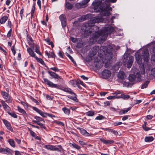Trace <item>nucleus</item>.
Returning <instances> with one entry per match:
<instances>
[{"instance_id": "f257e3e1", "label": "nucleus", "mask_w": 155, "mask_h": 155, "mask_svg": "<svg viewBox=\"0 0 155 155\" xmlns=\"http://www.w3.org/2000/svg\"><path fill=\"white\" fill-rule=\"evenodd\" d=\"M101 20V18L96 17L82 26L81 28L84 31V35L87 37L93 35L91 38L94 40L97 41V39L99 38L102 41H104L107 35L110 34L114 31V28L111 25H109L99 31V27L94 24L99 22Z\"/></svg>"}, {"instance_id": "f03ea898", "label": "nucleus", "mask_w": 155, "mask_h": 155, "mask_svg": "<svg viewBox=\"0 0 155 155\" xmlns=\"http://www.w3.org/2000/svg\"><path fill=\"white\" fill-rule=\"evenodd\" d=\"M117 0H105L104 3H102V0H95L93 2L94 11L100 12L102 16H109L110 15V11L112 10L110 2L114 3Z\"/></svg>"}, {"instance_id": "7ed1b4c3", "label": "nucleus", "mask_w": 155, "mask_h": 155, "mask_svg": "<svg viewBox=\"0 0 155 155\" xmlns=\"http://www.w3.org/2000/svg\"><path fill=\"white\" fill-rule=\"evenodd\" d=\"M43 80L45 84H47L49 87L52 88H56L60 89L64 92L70 94L71 95H68L67 97L68 98L73 100L75 102H78V99L76 97V94L70 88L66 87L60 88V85L53 83L52 82L47 78H43Z\"/></svg>"}, {"instance_id": "20e7f679", "label": "nucleus", "mask_w": 155, "mask_h": 155, "mask_svg": "<svg viewBox=\"0 0 155 155\" xmlns=\"http://www.w3.org/2000/svg\"><path fill=\"white\" fill-rule=\"evenodd\" d=\"M142 54V55H141L138 52H137L135 53V56L136 61L137 64H141L142 59H143L144 61H147L149 58V54L148 49H145L143 50Z\"/></svg>"}, {"instance_id": "39448f33", "label": "nucleus", "mask_w": 155, "mask_h": 155, "mask_svg": "<svg viewBox=\"0 0 155 155\" xmlns=\"http://www.w3.org/2000/svg\"><path fill=\"white\" fill-rule=\"evenodd\" d=\"M129 80L131 82L134 81H140L141 79V74L140 71L137 69H135L134 71V74H130L129 76Z\"/></svg>"}, {"instance_id": "423d86ee", "label": "nucleus", "mask_w": 155, "mask_h": 155, "mask_svg": "<svg viewBox=\"0 0 155 155\" xmlns=\"http://www.w3.org/2000/svg\"><path fill=\"white\" fill-rule=\"evenodd\" d=\"M134 57L133 56H130L129 54H126L124 57L123 60L125 64H127V67L130 68L131 67L134 61Z\"/></svg>"}, {"instance_id": "0eeeda50", "label": "nucleus", "mask_w": 155, "mask_h": 155, "mask_svg": "<svg viewBox=\"0 0 155 155\" xmlns=\"http://www.w3.org/2000/svg\"><path fill=\"white\" fill-rule=\"evenodd\" d=\"M99 50V47L97 46H95L92 48L89 54V56L91 60L92 58L97 54Z\"/></svg>"}, {"instance_id": "6e6552de", "label": "nucleus", "mask_w": 155, "mask_h": 155, "mask_svg": "<svg viewBox=\"0 0 155 155\" xmlns=\"http://www.w3.org/2000/svg\"><path fill=\"white\" fill-rule=\"evenodd\" d=\"M1 95L3 98L5 100L7 103H12V99L7 92L5 91H2Z\"/></svg>"}, {"instance_id": "1a4fd4ad", "label": "nucleus", "mask_w": 155, "mask_h": 155, "mask_svg": "<svg viewBox=\"0 0 155 155\" xmlns=\"http://www.w3.org/2000/svg\"><path fill=\"white\" fill-rule=\"evenodd\" d=\"M102 75L104 78L106 79L110 76L111 73L109 70L105 69L103 71Z\"/></svg>"}, {"instance_id": "9d476101", "label": "nucleus", "mask_w": 155, "mask_h": 155, "mask_svg": "<svg viewBox=\"0 0 155 155\" xmlns=\"http://www.w3.org/2000/svg\"><path fill=\"white\" fill-rule=\"evenodd\" d=\"M61 21L62 26L63 27H65L66 25V19L64 15L62 14L59 17Z\"/></svg>"}, {"instance_id": "9b49d317", "label": "nucleus", "mask_w": 155, "mask_h": 155, "mask_svg": "<svg viewBox=\"0 0 155 155\" xmlns=\"http://www.w3.org/2000/svg\"><path fill=\"white\" fill-rule=\"evenodd\" d=\"M48 73L53 78L55 79H60L61 81H63V79L55 73L51 71H48Z\"/></svg>"}, {"instance_id": "f8f14e48", "label": "nucleus", "mask_w": 155, "mask_h": 155, "mask_svg": "<svg viewBox=\"0 0 155 155\" xmlns=\"http://www.w3.org/2000/svg\"><path fill=\"white\" fill-rule=\"evenodd\" d=\"M2 120L7 128L8 130L11 131L12 132L13 131V129L11 127L10 123L5 119H2Z\"/></svg>"}, {"instance_id": "ddd939ff", "label": "nucleus", "mask_w": 155, "mask_h": 155, "mask_svg": "<svg viewBox=\"0 0 155 155\" xmlns=\"http://www.w3.org/2000/svg\"><path fill=\"white\" fill-rule=\"evenodd\" d=\"M117 77L119 79L124 80L127 77L123 71H120L118 74Z\"/></svg>"}, {"instance_id": "4468645a", "label": "nucleus", "mask_w": 155, "mask_h": 155, "mask_svg": "<svg viewBox=\"0 0 155 155\" xmlns=\"http://www.w3.org/2000/svg\"><path fill=\"white\" fill-rule=\"evenodd\" d=\"M26 46L27 48V51L29 55L35 58L36 56L35 53L31 49V48L28 47L27 45H26Z\"/></svg>"}, {"instance_id": "2eb2a0df", "label": "nucleus", "mask_w": 155, "mask_h": 155, "mask_svg": "<svg viewBox=\"0 0 155 155\" xmlns=\"http://www.w3.org/2000/svg\"><path fill=\"white\" fill-rule=\"evenodd\" d=\"M0 102L1 103L4 109L6 111H7L8 112H9L10 108V107L5 103V101L3 100H1Z\"/></svg>"}, {"instance_id": "dca6fc26", "label": "nucleus", "mask_w": 155, "mask_h": 155, "mask_svg": "<svg viewBox=\"0 0 155 155\" xmlns=\"http://www.w3.org/2000/svg\"><path fill=\"white\" fill-rule=\"evenodd\" d=\"M100 140L103 143L106 145L111 144L114 142V141L113 140H105L102 138H100Z\"/></svg>"}, {"instance_id": "f3484780", "label": "nucleus", "mask_w": 155, "mask_h": 155, "mask_svg": "<svg viewBox=\"0 0 155 155\" xmlns=\"http://www.w3.org/2000/svg\"><path fill=\"white\" fill-rule=\"evenodd\" d=\"M79 129L80 130L81 134L84 135V136L89 137L90 136V134L88 133L85 129L80 128H79Z\"/></svg>"}, {"instance_id": "a211bd4d", "label": "nucleus", "mask_w": 155, "mask_h": 155, "mask_svg": "<svg viewBox=\"0 0 155 155\" xmlns=\"http://www.w3.org/2000/svg\"><path fill=\"white\" fill-rule=\"evenodd\" d=\"M63 150L61 146L59 145L58 146H54L53 150L56 151L58 152H61Z\"/></svg>"}, {"instance_id": "6ab92c4d", "label": "nucleus", "mask_w": 155, "mask_h": 155, "mask_svg": "<svg viewBox=\"0 0 155 155\" xmlns=\"http://www.w3.org/2000/svg\"><path fill=\"white\" fill-rule=\"evenodd\" d=\"M34 47L35 48L34 49H35V52L40 55L41 56L42 54L40 51V48L39 45H35Z\"/></svg>"}, {"instance_id": "aec40b11", "label": "nucleus", "mask_w": 155, "mask_h": 155, "mask_svg": "<svg viewBox=\"0 0 155 155\" xmlns=\"http://www.w3.org/2000/svg\"><path fill=\"white\" fill-rule=\"evenodd\" d=\"M45 53L46 55L48 57V58H55L56 57V55L54 54L53 52H51V53L50 54L48 53L47 51H45Z\"/></svg>"}, {"instance_id": "412c9836", "label": "nucleus", "mask_w": 155, "mask_h": 155, "mask_svg": "<svg viewBox=\"0 0 155 155\" xmlns=\"http://www.w3.org/2000/svg\"><path fill=\"white\" fill-rule=\"evenodd\" d=\"M112 57L110 56L109 58L108 61H107L105 63L104 66L105 68H107L110 65L112 61L111 60H112Z\"/></svg>"}, {"instance_id": "4be33fe9", "label": "nucleus", "mask_w": 155, "mask_h": 155, "mask_svg": "<svg viewBox=\"0 0 155 155\" xmlns=\"http://www.w3.org/2000/svg\"><path fill=\"white\" fill-rule=\"evenodd\" d=\"M8 17L7 16H4L2 17L0 19V23L3 24L5 23L8 20Z\"/></svg>"}, {"instance_id": "5701e85b", "label": "nucleus", "mask_w": 155, "mask_h": 155, "mask_svg": "<svg viewBox=\"0 0 155 155\" xmlns=\"http://www.w3.org/2000/svg\"><path fill=\"white\" fill-rule=\"evenodd\" d=\"M17 108L19 112L22 114L26 116L27 114L25 111L22 108H21L19 106L17 107Z\"/></svg>"}, {"instance_id": "b1692460", "label": "nucleus", "mask_w": 155, "mask_h": 155, "mask_svg": "<svg viewBox=\"0 0 155 155\" xmlns=\"http://www.w3.org/2000/svg\"><path fill=\"white\" fill-rule=\"evenodd\" d=\"M154 140V138L152 136L146 137L145 138L144 140L146 142H150Z\"/></svg>"}, {"instance_id": "393cba45", "label": "nucleus", "mask_w": 155, "mask_h": 155, "mask_svg": "<svg viewBox=\"0 0 155 155\" xmlns=\"http://www.w3.org/2000/svg\"><path fill=\"white\" fill-rule=\"evenodd\" d=\"M65 7L68 10H71L73 8V5L69 2H66L65 5Z\"/></svg>"}, {"instance_id": "a878e982", "label": "nucleus", "mask_w": 155, "mask_h": 155, "mask_svg": "<svg viewBox=\"0 0 155 155\" xmlns=\"http://www.w3.org/2000/svg\"><path fill=\"white\" fill-rule=\"evenodd\" d=\"M70 147H71L72 146V147L77 149V150H79L81 148V147L80 146L78 145L77 144H76L75 143H70Z\"/></svg>"}, {"instance_id": "bb28decb", "label": "nucleus", "mask_w": 155, "mask_h": 155, "mask_svg": "<svg viewBox=\"0 0 155 155\" xmlns=\"http://www.w3.org/2000/svg\"><path fill=\"white\" fill-rule=\"evenodd\" d=\"M103 66V63L101 61H100L96 63L95 65V67L97 68H101Z\"/></svg>"}, {"instance_id": "cd10ccee", "label": "nucleus", "mask_w": 155, "mask_h": 155, "mask_svg": "<svg viewBox=\"0 0 155 155\" xmlns=\"http://www.w3.org/2000/svg\"><path fill=\"white\" fill-rule=\"evenodd\" d=\"M62 110L64 113L67 115H69L70 113V110L66 107H64L62 108Z\"/></svg>"}, {"instance_id": "c85d7f7f", "label": "nucleus", "mask_w": 155, "mask_h": 155, "mask_svg": "<svg viewBox=\"0 0 155 155\" xmlns=\"http://www.w3.org/2000/svg\"><path fill=\"white\" fill-rule=\"evenodd\" d=\"M133 83H130L129 82H124L123 84V86L124 87H131L133 85Z\"/></svg>"}, {"instance_id": "c756f323", "label": "nucleus", "mask_w": 155, "mask_h": 155, "mask_svg": "<svg viewBox=\"0 0 155 155\" xmlns=\"http://www.w3.org/2000/svg\"><path fill=\"white\" fill-rule=\"evenodd\" d=\"M45 40L47 43L49 45H51L52 48L54 47L53 43L52 42L50 41V39L49 38H47Z\"/></svg>"}, {"instance_id": "7c9ffc66", "label": "nucleus", "mask_w": 155, "mask_h": 155, "mask_svg": "<svg viewBox=\"0 0 155 155\" xmlns=\"http://www.w3.org/2000/svg\"><path fill=\"white\" fill-rule=\"evenodd\" d=\"M8 143L12 147H15V145L14 141L12 139H9L8 141Z\"/></svg>"}, {"instance_id": "2f4dec72", "label": "nucleus", "mask_w": 155, "mask_h": 155, "mask_svg": "<svg viewBox=\"0 0 155 155\" xmlns=\"http://www.w3.org/2000/svg\"><path fill=\"white\" fill-rule=\"evenodd\" d=\"M35 58L38 62L41 63L42 64H44V62L42 59L38 58L36 56Z\"/></svg>"}, {"instance_id": "473e14b6", "label": "nucleus", "mask_w": 155, "mask_h": 155, "mask_svg": "<svg viewBox=\"0 0 155 155\" xmlns=\"http://www.w3.org/2000/svg\"><path fill=\"white\" fill-rule=\"evenodd\" d=\"M86 115L88 116L92 117L95 114L94 112L93 111H89L86 112Z\"/></svg>"}, {"instance_id": "72a5a7b5", "label": "nucleus", "mask_w": 155, "mask_h": 155, "mask_svg": "<svg viewBox=\"0 0 155 155\" xmlns=\"http://www.w3.org/2000/svg\"><path fill=\"white\" fill-rule=\"evenodd\" d=\"M69 83L70 85L74 87H75L77 85V82L74 80H71Z\"/></svg>"}, {"instance_id": "f704fd0d", "label": "nucleus", "mask_w": 155, "mask_h": 155, "mask_svg": "<svg viewBox=\"0 0 155 155\" xmlns=\"http://www.w3.org/2000/svg\"><path fill=\"white\" fill-rule=\"evenodd\" d=\"M149 83V81H147L145 82L142 85L141 88L143 89L147 88L148 86Z\"/></svg>"}, {"instance_id": "c9c22d12", "label": "nucleus", "mask_w": 155, "mask_h": 155, "mask_svg": "<svg viewBox=\"0 0 155 155\" xmlns=\"http://www.w3.org/2000/svg\"><path fill=\"white\" fill-rule=\"evenodd\" d=\"M11 153V150L8 148L7 147L5 149L4 148V153L9 154Z\"/></svg>"}, {"instance_id": "e433bc0d", "label": "nucleus", "mask_w": 155, "mask_h": 155, "mask_svg": "<svg viewBox=\"0 0 155 155\" xmlns=\"http://www.w3.org/2000/svg\"><path fill=\"white\" fill-rule=\"evenodd\" d=\"M121 97L124 99L127 100L130 97V96L128 95H125L124 94H121Z\"/></svg>"}, {"instance_id": "4c0bfd02", "label": "nucleus", "mask_w": 155, "mask_h": 155, "mask_svg": "<svg viewBox=\"0 0 155 155\" xmlns=\"http://www.w3.org/2000/svg\"><path fill=\"white\" fill-rule=\"evenodd\" d=\"M8 114L12 117L14 118H17L18 116L14 112H10L9 111L8 112Z\"/></svg>"}, {"instance_id": "58836bf2", "label": "nucleus", "mask_w": 155, "mask_h": 155, "mask_svg": "<svg viewBox=\"0 0 155 155\" xmlns=\"http://www.w3.org/2000/svg\"><path fill=\"white\" fill-rule=\"evenodd\" d=\"M53 146L52 145H46L45 146V147L48 150H53Z\"/></svg>"}, {"instance_id": "ea45409f", "label": "nucleus", "mask_w": 155, "mask_h": 155, "mask_svg": "<svg viewBox=\"0 0 155 155\" xmlns=\"http://www.w3.org/2000/svg\"><path fill=\"white\" fill-rule=\"evenodd\" d=\"M34 118L37 120V121H38V122H39L40 121H42L43 122H45L44 120L41 117H40L37 116H35L34 117Z\"/></svg>"}, {"instance_id": "a19ab883", "label": "nucleus", "mask_w": 155, "mask_h": 155, "mask_svg": "<svg viewBox=\"0 0 155 155\" xmlns=\"http://www.w3.org/2000/svg\"><path fill=\"white\" fill-rule=\"evenodd\" d=\"M130 109L131 107H128L125 110H121L120 111V112L121 113V114H124L130 110Z\"/></svg>"}, {"instance_id": "79ce46f5", "label": "nucleus", "mask_w": 155, "mask_h": 155, "mask_svg": "<svg viewBox=\"0 0 155 155\" xmlns=\"http://www.w3.org/2000/svg\"><path fill=\"white\" fill-rule=\"evenodd\" d=\"M76 82H77V86H78V88H79L80 89H81V88L80 87V86L78 85V84H81V85H82V86H84L83 81L80 80H78L77 81H76Z\"/></svg>"}, {"instance_id": "37998d69", "label": "nucleus", "mask_w": 155, "mask_h": 155, "mask_svg": "<svg viewBox=\"0 0 155 155\" xmlns=\"http://www.w3.org/2000/svg\"><path fill=\"white\" fill-rule=\"evenodd\" d=\"M29 45L30 46L31 48L33 49H34V42L33 40L28 42Z\"/></svg>"}, {"instance_id": "c03bdc74", "label": "nucleus", "mask_w": 155, "mask_h": 155, "mask_svg": "<svg viewBox=\"0 0 155 155\" xmlns=\"http://www.w3.org/2000/svg\"><path fill=\"white\" fill-rule=\"evenodd\" d=\"M39 114L44 117H46L47 116V113L43 112L41 110Z\"/></svg>"}, {"instance_id": "a18cd8bd", "label": "nucleus", "mask_w": 155, "mask_h": 155, "mask_svg": "<svg viewBox=\"0 0 155 155\" xmlns=\"http://www.w3.org/2000/svg\"><path fill=\"white\" fill-rule=\"evenodd\" d=\"M109 132H110L111 133H112L114 134V135H115L116 136L117 135H118V133L117 131H116L113 129H110V130L109 131Z\"/></svg>"}, {"instance_id": "49530a36", "label": "nucleus", "mask_w": 155, "mask_h": 155, "mask_svg": "<svg viewBox=\"0 0 155 155\" xmlns=\"http://www.w3.org/2000/svg\"><path fill=\"white\" fill-rule=\"evenodd\" d=\"M35 9V4L33 6L32 9L31 11V17H32L34 16V11Z\"/></svg>"}, {"instance_id": "de8ad7c7", "label": "nucleus", "mask_w": 155, "mask_h": 155, "mask_svg": "<svg viewBox=\"0 0 155 155\" xmlns=\"http://www.w3.org/2000/svg\"><path fill=\"white\" fill-rule=\"evenodd\" d=\"M151 74L153 77H155V67L151 69Z\"/></svg>"}, {"instance_id": "09e8293b", "label": "nucleus", "mask_w": 155, "mask_h": 155, "mask_svg": "<svg viewBox=\"0 0 155 155\" xmlns=\"http://www.w3.org/2000/svg\"><path fill=\"white\" fill-rule=\"evenodd\" d=\"M104 117L102 115H100L99 116H97L95 118L96 120H101L104 118Z\"/></svg>"}, {"instance_id": "8fccbe9b", "label": "nucleus", "mask_w": 155, "mask_h": 155, "mask_svg": "<svg viewBox=\"0 0 155 155\" xmlns=\"http://www.w3.org/2000/svg\"><path fill=\"white\" fill-rule=\"evenodd\" d=\"M143 129L146 131H148L150 130H154V129H152L151 128L147 127L145 125H143Z\"/></svg>"}, {"instance_id": "3c124183", "label": "nucleus", "mask_w": 155, "mask_h": 155, "mask_svg": "<svg viewBox=\"0 0 155 155\" xmlns=\"http://www.w3.org/2000/svg\"><path fill=\"white\" fill-rule=\"evenodd\" d=\"M70 39L71 40L73 43H75L78 41V40L77 38H74L72 37H70Z\"/></svg>"}, {"instance_id": "603ef678", "label": "nucleus", "mask_w": 155, "mask_h": 155, "mask_svg": "<svg viewBox=\"0 0 155 155\" xmlns=\"http://www.w3.org/2000/svg\"><path fill=\"white\" fill-rule=\"evenodd\" d=\"M90 0H84L82 1L81 4L84 5H86L87 4V3H88Z\"/></svg>"}, {"instance_id": "864d4df0", "label": "nucleus", "mask_w": 155, "mask_h": 155, "mask_svg": "<svg viewBox=\"0 0 155 155\" xmlns=\"http://www.w3.org/2000/svg\"><path fill=\"white\" fill-rule=\"evenodd\" d=\"M32 109L36 111L38 114H39V113L41 111V110H39V109L38 108H37L35 107H33Z\"/></svg>"}, {"instance_id": "5fc2aeb1", "label": "nucleus", "mask_w": 155, "mask_h": 155, "mask_svg": "<svg viewBox=\"0 0 155 155\" xmlns=\"http://www.w3.org/2000/svg\"><path fill=\"white\" fill-rule=\"evenodd\" d=\"M153 117L152 115H147L146 117V120H150V119H151Z\"/></svg>"}, {"instance_id": "6e6d98bb", "label": "nucleus", "mask_w": 155, "mask_h": 155, "mask_svg": "<svg viewBox=\"0 0 155 155\" xmlns=\"http://www.w3.org/2000/svg\"><path fill=\"white\" fill-rule=\"evenodd\" d=\"M8 27H9L10 29H12V23L9 20H8L7 24Z\"/></svg>"}, {"instance_id": "4d7b16f0", "label": "nucleus", "mask_w": 155, "mask_h": 155, "mask_svg": "<svg viewBox=\"0 0 155 155\" xmlns=\"http://www.w3.org/2000/svg\"><path fill=\"white\" fill-rule=\"evenodd\" d=\"M11 50L13 54L14 55H15L16 53V51L15 49V46L14 45H13L12 47L11 48Z\"/></svg>"}, {"instance_id": "13d9d810", "label": "nucleus", "mask_w": 155, "mask_h": 155, "mask_svg": "<svg viewBox=\"0 0 155 155\" xmlns=\"http://www.w3.org/2000/svg\"><path fill=\"white\" fill-rule=\"evenodd\" d=\"M50 69L52 70H53L54 71H59L60 70L59 69H58L57 68V67H52L51 68H50Z\"/></svg>"}, {"instance_id": "bf43d9fd", "label": "nucleus", "mask_w": 155, "mask_h": 155, "mask_svg": "<svg viewBox=\"0 0 155 155\" xmlns=\"http://www.w3.org/2000/svg\"><path fill=\"white\" fill-rule=\"evenodd\" d=\"M38 124L39 126H40L42 128H43L44 129H46V127L43 124L40 123V122H38Z\"/></svg>"}, {"instance_id": "052dcab7", "label": "nucleus", "mask_w": 155, "mask_h": 155, "mask_svg": "<svg viewBox=\"0 0 155 155\" xmlns=\"http://www.w3.org/2000/svg\"><path fill=\"white\" fill-rule=\"evenodd\" d=\"M12 29H10L7 33V37L9 38L11 36V34H12Z\"/></svg>"}, {"instance_id": "680f3d73", "label": "nucleus", "mask_w": 155, "mask_h": 155, "mask_svg": "<svg viewBox=\"0 0 155 155\" xmlns=\"http://www.w3.org/2000/svg\"><path fill=\"white\" fill-rule=\"evenodd\" d=\"M122 124V123L121 122H116L114 123V125L115 126L120 125Z\"/></svg>"}, {"instance_id": "e2e57ef3", "label": "nucleus", "mask_w": 155, "mask_h": 155, "mask_svg": "<svg viewBox=\"0 0 155 155\" xmlns=\"http://www.w3.org/2000/svg\"><path fill=\"white\" fill-rule=\"evenodd\" d=\"M67 56L68 57V58H69V59L71 60V61L74 63H75V61H74V60L73 59V58L69 54H68V55H67Z\"/></svg>"}, {"instance_id": "0e129e2a", "label": "nucleus", "mask_w": 155, "mask_h": 155, "mask_svg": "<svg viewBox=\"0 0 155 155\" xmlns=\"http://www.w3.org/2000/svg\"><path fill=\"white\" fill-rule=\"evenodd\" d=\"M24 11V9H22L20 12V15L21 17V19H22V16L23 15Z\"/></svg>"}, {"instance_id": "69168bd1", "label": "nucleus", "mask_w": 155, "mask_h": 155, "mask_svg": "<svg viewBox=\"0 0 155 155\" xmlns=\"http://www.w3.org/2000/svg\"><path fill=\"white\" fill-rule=\"evenodd\" d=\"M29 130L31 135L33 137H35V133L33 131L30 130V129H29Z\"/></svg>"}, {"instance_id": "338daca9", "label": "nucleus", "mask_w": 155, "mask_h": 155, "mask_svg": "<svg viewBox=\"0 0 155 155\" xmlns=\"http://www.w3.org/2000/svg\"><path fill=\"white\" fill-rule=\"evenodd\" d=\"M37 4L38 5V6L39 7V8L40 9H41V1L40 0H38L37 2Z\"/></svg>"}, {"instance_id": "774afa93", "label": "nucleus", "mask_w": 155, "mask_h": 155, "mask_svg": "<svg viewBox=\"0 0 155 155\" xmlns=\"http://www.w3.org/2000/svg\"><path fill=\"white\" fill-rule=\"evenodd\" d=\"M27 40L28 42L30 41H32L33 40L32 38H31L29 36L27 35Z\"/></svg>"}]
</instances>
